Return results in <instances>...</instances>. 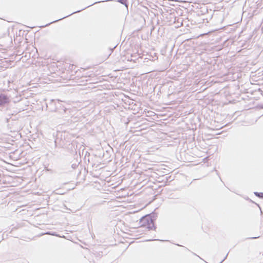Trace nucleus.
I'll return each mask as SVG.
<instances>
[{"instance_id": "obj_1", "label": "nucleus", "mask_w": 263, "mask_h": 263, "mask_svg": "<svg viewBox=\"0 0 263 263\" xmlns=\"http://www.w3.org/2000/svg\"><path fill=\"white\" fill-rule=\"evenodd\" d=\"M139 224L141 227L146 228L149 230L156 229V227L154 225V219L153 218L151 215L143 216L140 220Z\"/></svg>"}, {"instance_id": "obj_2", "label": "nucleus", "mask_w": 263, "mask_h": 263, "mask_svg": "<svg viewBox=\"0 0 263 263\" xmlns=\"http://www.w3.org/2000/svg\"><path fill=\"white\" fill-rule=\"evenodd\" d=\"M47 107L52 111H55L57 109L55 106V101L54 100H51L47 104Z\"/></svg>"}, {"instance_id": "obj_3", "label": "nucleus", "mask_w": 263, "mask_h": 263, "mask_svg": "<svg viewBox=\"0 0 263 263\" xmlns=\"http://www.w3.org/2000/svg\"><path fill=\"white\" fill-rule=\"evenodd\" d=\"M9 99L7 96L4 94H0V106H3L8 102Z\"/></svg>"}, {"instance_id": "obj_4", "label": "nucleus", "mask_w": 263, "mask_h": 263, "mask_svg": "<svg viewBox=\"0 0 263 263\" xmlns=\"http://www.w3.org/2000/svg\"><path fill=\"white\" fill-rule=\"evenodd\" d=\"M81 11V10H78V11H76V12H74L72 13L71 14H69V15H67V16H64V17H63V18H60V19H59V20H56V21H53V22H51L50 23H49V24H51V23H54V22H58V21H60V20H62V19H63V18H66V17H68V16H70V15H72V14H74V13L79 12H80Z\"/></svg>"}, {"instance_id": "obj_5", "label": "nucleus", "mask_w": 263, "mask_h": 263, "mask_svg": "<svg viewBox=\"0 0 263 263\" xmlns=\"http://www.w3.org/2000/svg\"><path fill=\"white\" fill-rule=\"evenodd\" d=\"M254 194L256 196L259 198H263V193H259L255 192H254Z\"/></svg>"}, {"instance_id": "obj_6", "label": "nucleus", "mask_w": 263, "mask_h": 263, "mask_svg": "<svg viewBox=\"0 0 263 263\" xmlns=\"http://www.w3.org/2000/svg\"><path fill=\"white\" fill-rule=\"evenodd\" d=\"M103 2V1H101V2ZM98 3H100V2H95V3H94L93 4H91V5H89V6H87V7H89V6H92V5H94V4H95Z\"/></svg>"}, {"instance_id": "obj_7", "label": "nucleus", "mask_w": 263, "mask_h": 263, "mask_svg": "<svg viewBox=\"0 0 263 263\" xmlns=\"http://www.w3.org/2000/svg\"><path fill=\"white\" fill-rule=\"evenodd\" d=\"M118 2H120V3H122V4H123V0H118Z\"/></svg>"}, {"instance_id": "obj_8", "label": "nucleus", "mask_w": 263, "mask_h": 263, "mask_svg": "<svg viewBox=\"0 0 263 263\" xmlns=\"http://www.w3.org/2000/svg\"><path fill=\"white\" fill-rule=\"evenodd\" d=\"M259 237H252V238L253 239H255V238H258Z\"/></svg>"}, {"instance_id": "obj_9", "label": "nucleus", "mask_w": 263, "mask_h": 263, "mask_svg": "<svg viewBox=\"0 0 263 263\" xmlns=\"http://www.w3.org/2000/svg\"><path fill=\"white\" fill-rule=\"evenodd\" d=\"M257 204V205L258 206V208L261 210V209H260V207L259 205V204Z\"/></svg>"}, {"instance_id": "obj_10", "label": "nucleus", "mask_w": 263, "mask_h": 263, "mask_svg": "<svg viewBox=\"0 0 263 263\" xmlns=\"http://www.w3.org/2000/svg\"><path fill=\"white\" fill-rule=\"evenodd\" d=\"M86 8H87V7H86ZM85 9V8H84V9ZM83 9H81V11H83Z\"/></svg>"}, {"instance_id": "obj_11", "label": "nucleus", "mask_w": 263, "mask_h": 263, "mask_svg": "<svg viewBox=\"0 0 263 263\" xmlns=\"http://www.w3.org/2000/svg\"><path fill=\"white\" fill-rule=\"evenodd\" d=\"M261 108H263V104H262V106L261 107Z\"/></svg>"}]
</instances>
